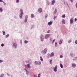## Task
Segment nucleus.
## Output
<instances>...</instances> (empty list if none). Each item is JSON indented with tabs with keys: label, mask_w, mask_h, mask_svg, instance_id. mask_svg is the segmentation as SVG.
I'll return each mask as SVG.
<instances>
[{
	"label": "nucleus",
	"mask_w": 77,
	"mask_h": 77,
	"mask_svg": "<svg viewBox=\"0 0 77 77\" xmlns=\"http://www.w3.org/2000/svg\"><path fill=\"white\" fill-rule=\"evenodd\" d=\"M46 52H47V49L45 48L44 50H43L42 51L41 53L42 54H45Z\"/></svg>",
	"instance_id": "obj_1"
},
{
	"label": "nucleus",
	"mask_w": 77,
	"mask_h": 77,
	"mask_svg": "<svg viewBox=\"0 0 77 77\" xmlns=\"http://www.w3.org/2000/svg\"><path fill=\"white\" fill-rule=\"evenodd\" d=\"M23 10L20 9V19H21L22 18L23 15Z\"/></svg>",
	"instance_id": "obj_2"
},
{
	"label": "nucleus",
	"mask_w": 77,
	"mask_h": 77,
	"mask_svg": "<svg viewBox=\"0 0 77 77\" xmlns=\"http://www.w3.org/2000/svg\"><path fill=\"white\" fill-rule=\"evenodd\" d=\"M50 34H46L45 36V39H48V38L50 37Z\"/></svg>",
	"instance_id": "obj_3"
},
{
	"label": "nucleus",
	"mask_w": 77,
	"mask_h": 77,
	"mask_svg": "<svg viewBox=\"0 0 77 77\" xmlns=\"http://www.w3.org/2000/svg\"><path fill=\"white\" fill-rule=\"evenodd\" d=\"M13 47H15V48H16L17 47V45L16 43H14L13 45Z\"/></svg>",
	"instance_id": "obj_4"
},
{
	"label": "nucleus",
	"mask_w": 77,
	"mask_h": 77,
	"mask_svg": "<svg viewBox=\"0 0 77 77\" xmlns=\"http://www.w3.org/2000/svg\"><path fill=\"white\" fill-rule=\"evenodd\" d=\"M57 70V66H56L54 67V71L55 72H56Z\"/></svg>",
	"instance_id": "obj_5"
},
{
	"label": "nucleus",
	"mask_w": 77,
	"mask_h": 77,
	"mask_svg": "<svg viewBox=\"0 0 77 77\" xmlns=\"http://www.w3.org/2000/svg\"><path fill=\"white\" fill-rule=\"evenodd\" d=\"M38 11L40 12V13H41V12H42V8H39L38 9Z\"/></svg>",
	"instance_id": "obj_6"
},
{
	"label": "nucleus",
	"mask_w": 77,
	"mask_h": 77,
	"mask_svg": "<svg viewBox=\"0 0 77 77\" xmlns=\"http://www.w3.org/2000/svg\"><path fill=\"white\" fill-rule=\"evenodd\" d=\"M52 23H53V22H49L48 23V26H51V24H52Z\"/></svg>",
	"instance_id": "obj_7"
},
{
	"label": "nucleus",
	"mask_w": 77,
	"mask_h": 77,
	"mask_svg": "<svg viewBox=\"0 0 77 77\" xmlns=\"http://www.w3.org/2000/svg\"><path fill=\"white\" fill-rule=\"evenodd\" d=\"M54 56V53L53 52H52L50 56V57H53V56Z\"/></svg>",
	"instance_id": "obj_8"
},
{
	"label": "nucleus",
	"mask_w": 77,
	"mask_h": 77,
	"mask_svg": "<svg viewBox=\"0 0 77 77\" xmlns=\"http://www.w3.org/2000/svg\"><path fill=\"white\" fill-rule=\"evenodd\" d=\"M28 17V16H27V15H26L25 16V21L26 22H27V18Z\"/></svg>",
	"instance_id": "obj_9"
},
{
	"label": "nucleus",
	"mask_w": 77,
	"mask_h": 77,
	"mask_svg": "<svg viewBox=\"0 0 77 77\" xmlns=\"http://www.w3.org/2000/svg\"><path fill=\"white\" fill-rule=\"evenodd\" d=\"M62 23L63 24H65V20L64 19H63L62 20Z\"/></svg>",
	"instance_id": "obj_10"
},
{
	"label": "nucleus",
	"mask_w": 77,
	"mask_h": 77,
	"mask_svg": "<svg viewBox=\"0 0 77 77\" xmlns=\"http://www.w3.org/2000/svg\"><path fill=\"white\" fill-rule=\"evenodd\" d=\"M70 23L71 24H72V23H73V19H71L70 21Z\"/></svg>",
	"instance_id": "obj_11"
},
{
	"label": "nucleus",
	"mask_w": 77,
	"mask_h": 77,
	"mask_svg": "<svg viewBox=\"0 0 77 77\" xmlns=\"http://www.w3.org/2000/svg\"><path fill=\"white\" fill-rule=\"evenodd\" d=\"M41 40L42 41H43V40L44 39V37L43 36H42L41 37Z\"/></svg>",
	"instance_id": "obj_12"
},
{
	"label": "nucleus",
	"mask_w": 77,
	"mask_h": 77,
	"mask_svg": "<svg viewBox=\"0 0 77 77\" xmlns=\"http://www.w3.org/2000/svg\"><path fill=\"white\" fill-rule=\"evenodd\" d=\"M54 3H55V1L54 0H53L52 3V5H54Z\"/></svg>",
	"instance_id": "obj_13"
},
{
	"label": "nucleus",
	"mask_w": 77,
	"mask_h": 77,
	"mask_svg": "<svg viewBox=\"0 0 77 77\" xmlns=\"http://www.w3.org/2000/svg\"><path fill=\"white\" fill-rule=\"evenodd\" d=\"M72 66L73 68H75L76 66V65L75 64L73 63L72 64Z\"/></svg>",
	"instance_id": "obj_14"
},
{
	"label": "nucleus",
	"mask_w": 77,
	"mask_h": 77,
	"mask_svg": "<svg viewBox=\"0 0 77 77\" xmlns=\"http://www.w3.org/2000/svg\"><path fill=\"white\" fill-rule=\"evenodd\" d=\"M27 68H30V65H29V64H27Z\"/></svg>",
	"instance_id": "obj_15"
},
{
	"label": "nucleus",
	"mask_w": 77,
	"mask_h": 77,
	"mask_svg": "<svg viewBox=\"0 0 77 77\" xmlns=\"http://www.w3.org/2000/svg\"><path fill=\"white\" fill-rule=\"evenodd\" d=\"M41 63L39 61H37V65H41Z\"/></svg>",
	"instance_id": "obj_16"
},
{
	"label": "nucleus",
	"mask_w": 77,
	"mask_h": 77,
	"mask_svg": "<svg viewBox=\"0 0 77 77\" xmlns=\"http://www.w3.org/2000/svg\"><path fill=\"white\" fill-rule=\"evenodd\" d=\"M40 59L42 62L43 61V59H42V57H40Z\"/></svg>",
	"instance_id": "obj_17"
},
{
	"label": "nucleus",
	"mask_w": 77,
	"mask_h": 77,
	"mask_svg": "<svg viewBox=\"0 0 77 77\" xmlns=\"http://www.w3.org/2000/svg\"><path fill=\"white\" fill-rule=\"evenodd\" d=\"M62 40H60V41L59 42V44H62Z\"/></svg>",
	"instance_id": "obj_18"
},
{
	"label": "nucleus",
	"mask_w": 77,
	"mask_h": 77,
	"mask_svg": "<svg viewBox=\"0 0 77 77\" xmlns=\"http://www.w3.org/2000/svg\"><path fill=\"white\" fill-rule=\"evenodd\" d=\"M24 42L25 44H27L28 43V41H27L26 40H25L24 41Z\"/></svg>",
	"instance_id": "obj_19"
},
{
	"label": "nucleus",
	"mask_w": 77,
	"mask_h": 77,
	"mask_svg": "<svg viewBox=\"0 0 77 77\" xmlns=\"http://www.w3.org/2000/svg\"><path fill=\"white\" fill-rule=\"evenodd\" d=\"M31 17L32 18H33L34 17V15L33 14H31Z\"/></svg>",
	"instance_id": "obj_20"
},
{
	"label": "nucleus",
	"mask_w": 77,
	"mask_h": 77,
	"mask_svg": "<svg viewBox=\"0 0 77 77\" xmlns=\"http://www.w3.org/2000/svg\"><path fill=\"white\" fill-rule=\"evenodd\" d=\"M65 14H63L62 15V18H65Z\"/></svg>",
	"instance_id": "obj_21"
},
{
	"label": "nucleus",
	"mask_w": 77,
	"mask_h": 77,
	"mask_svg": "<svg viewBox=\"0 0 77 77\" xmlns=\"http://www.w3.org/2000/svg\"><path fill=\"white\" fill-rule=\"evenodd\" d=\"M0 12H3V9L2 8H0Z\"/></svg>",
	"instance_id": "obj_22"
},
{
	"label": "nucleus",
	"mask_w": 77,
	"mask_h": 77,
	"mask_svg": "<svg viewBox=\"0 0 77 77\" xmlns=\"http://www.w3.org/2000/svg\"><path fill=\"white\" fill-rule=\"evenodd\" d=\"M2 32H3V34L4 35H5V32L4 31H2Z\"/></svg>",
	"instance_id": "obj_23"
},
{
	"label": "nucleus",
	"mask_w": 77,
	"mask_h": 77,
	"mask_svg": "<svg viewBox=\"0 0 77 77\" xmlns=\"http://www.w3.org/2000/svg\"><path fill=\"white\" fill-rule=\"evenodd\" d=\"M57 12V9H55V11H54V14H56Z\"/></svg>",
	"instance_id": "obj_24"
},
{
	"label": "nucleus",
	"mask_w": 77,
	"mask_h": 77,
	"mask_svg": "<svg viewBox=\"0 0 77 77\" xmlns=\"http://www.w3.org/2000/svg\"><path fill=\"white\" fill-rule=\"evenodd\" d=\"M60 66L62 68L63 67V65H62V64L60 65Z\"/></svg>",
	"instance_id": "obj_25"
},
{
	"label": "nucleus",
	"mask_w": 77,
	"mask_h": 77,
	"mask_svg": "<svg viewBox=\"0 0 77 77\" xmlns=\"http://www.w3.org/2000/svg\"><path fill=\"white\" fill-rule=\"evenodd\" d=\"M62 57H63V56H62V55H61L60 56V58H62Z\"/></svg>",
	"instance_id": "obj_26"
},
{
	"label": "nucleus",
	"mask_w": 77,
	"mask_h": 77,
	"mask_svg": "<svg viewBox=\"0 0 77 77\" xmlns=\"http://www.w3.org/2000/svg\"><path fill=\"white\" fill-rule=\"evenodd\" d=\"M54 41H55V39H54V40H53L52 42V43H54Z\"/></svg>",
	"instance_id": "obj_27"
},
{
	"label": "nucleus",
	"mask_w": 77,
	"mask_h": 77,
	"mask_svg": "<svg viewBox=\"0 0 77 77\" xmlns=\"http://www.w3.org/2000/svg\"><path fill=\"white\" fill-rule=\"evenodd\" d=\"M16 3H19V0H16Z\"/></svg>",
	"instance_id": "obj_28"
},
{
	"label": "nucleus",
	"mask_w": 77,
	"mask_h": 77,
	"mask_svg": "<svg viewBox=\"0 0 77 77\" xmlns=\"http://www.w3.org/2000/svg\"><path fill=\"white\" fill-rule=\"evenodd\" d=\"M38 61H35V65H37V64L38 63H37Z\"/></svg>",
	"instance_id": "obj_29"
},
{
	"label": "nucleus",
	"mask_w": 77,
	"mask_h": 77,
	"mask_svg": "<svg viewBox=\"0 0 77 77\" xmlns=\"http://www.w3.org/2000/svg\"><path fill=\"white\" fill-rule=\"evenodd\" d=\"M9 34H7V35H6V38H8V37H9Z\"/></svg>",
	"instance_id": "obj_30"
},
{
	"label": "nucleus",
	"mask_w": 77,
	"mask_h": 77,
	"mask_svg": "<svg viewBox=\"0 0 77 77\" xmlns=\"http://www.w3.org/2000/svg\"><path fill=\"white\" fill-rule=\"evenodd\" d=\"M52 62V60H51L50 62V64H51Z\"/></svg>",
	"instance_id": "obj_31"
},
{
	"label": "nucleus",
	"mask_w": 77,
	"mask_h": 77,
	"mask_svg": "<svg viewBox=\"0 0 77 77\" xmlns=\"http://www.w3.org/2000/svg\"><path fill=\"white\" fill-rule=\"evenodd\" d=\"M41 74H38V77H41Z\"/></svg>",
	"instance_id": "obj_32"
},
{
	"label": "nucleus",
	"mask_w": 77,
	"mask_h": 77,
	"mask_svg": "<svg viewBox=\"0 0 77 77\" xmlns=\"http://www.w3.org/2000/svg\"><path fill=\"white\" fill-rule=\"evenodd\" d=\"M2 47H3L4 46V44H2L1 45Z\"/></svg>",
	"instance_id": "obj_33"
},
{
	"label": "nucleus",
	"mask_w": 77,
	"mask_h": 77,
	"mask_svg": "<svg viewBox=\"0 0 77 77\" xmlns=\"http://www.w3.org/2000/svg\"><path fill=\"white\" fill-rule=\"evenodd\" d=\"M56 18V16H55L54 17V20H55Z\"/></svg>",
	"instance_id": "obj_34"
},
{
	"label": "nucleus",
	"mask_w": 77,
	"mask_h": 77,
	"mask_svg": "<svg viewBox=\"0 0 77 77\" xmlns=\"http://www.w3.org/2000/svg\"><path fill=\"white\" fill-rule=\"evenodd\" d=\"M25 70H26V72H26V74H27V75H29V74H28V73H27V70L25 69Z\"/></svg>",
	"instance_id": "obj_35"
},
{
	"label": "nucleus",
	"mask_w": 77,
	"mask_h": 77,
	"mask_svg": "<svg viewBox=\"0 0 77 77\" xmlns=\"http://www.w3.org/2000/svg\"><path fill=\"white\" fill-rule=\"evenodd\" d=\"M70 1L72 3L73 2V1H74V0H70Z\"/></svg>",
	"instance_id": "obj_36"
},
{
	"label": "nucleus",
	"mask_w": 77,
	"mask_h": 77,
	"mask_svg": "<svg viewBox=\"0 0 77 77\" xmlns=\"http://www.w3.org/2000/svg\"><path fill=\"white\" fill-rule=\"evenodd\" d=\"M0 2H3V1L2 0H0Z\"/></svg>",
	"instance_id": "obj_37"
},
{
	"label": "nucleus",
	"mask_w": 77,
	"mask_h": 77,
	"mask_svg": "<svg viewBox=\"0 0 77 77\" xmlns=\"http://www.w3.org/2000/svg\"><path fill=\"white\" fill-rule=\"evenodd\" d=\"M75 43L76 44H77V40H76L75 42Z\"/></svg>",
	"instance_id": "obj_38"
},
{
	"label": "nucleus",
	"mask_w": 77,
	"mask_h": 77,
	"mask_svg": "<svg viewBox=\"0 0 77 77\" xmlns=\"http://www.w3.org/2000/svg\"><path fill=\"white\" fill-rule=\"evenodd\" d=\"M2 62H3V61L2 60H0V63Z\"/></svg>",
	"instance_id": "obj_39"
},
{
	"label": "nucleus",
	"mask_w": 77,
	"mask_h": 77,
	"mask_svg": "<svg viewBox=\"0 0 77 77\" xmlns=\"http://www.w3.org/2000/svg\"><path fill=\"white\" fill-rule=\"evenodd\" d=\"M55 46H56V45H57V42H55Z\"/></svg>",
	"instance_id": "obj_40"
},
{
	"label": "nucleus",
	"mask_w": 77,
	"mask_h": 77,
	"mask_svg": "<svg viewBox=\"0 0 77 77\" xmlns=\"http://www.w3.org/2000/svg\"><path fill=\"white\" fill-rule=\"evenodd\" d=\"M47 33H49L50 32V30H48L47 31Z\"/></svg>",
	"instance_id": "obj_41"
},
{
	"label": "nucleus",
	"mask_w": 77,
	"mask_h": 77,
	"mask_svg": "<svg viewBox=\"0 0 77 77\" xmlns=\"http://www.w3.org/2000/svg\"><path fill=\"white\" fill-rule=\"evenodd\" d=\"M75 21H77V19L76 18H75Z\"/></svg>",
	"instance_id": "obj_42"
},
{
	"label": "nucleus",
	"mask_w": 77,
	"mask_h": 77,
	"mask_svg": "<svg viewBox=\"0 0 77 77\" xmlns=\"http://www.w3.org/2000/svg\"><path fill=\"white\" fill-rule=\"evenodd\" d=\"M3 3H4V5H6V3L4 2H3Z\"/></svg>",
	"instance_id": "obj_43"
},
{
	"label": "nucleus",
	"mask_w": 77,
	"mask_h": 77,
	"mask_svg": "<svg viewBox=\"0 0 77 77\" xmlns=\"http://www.w3.org/2000/svg\"><path fill=\"white\" fill-rule=\"evenodd\" d=\"M75 6H76V8H77V3H76V4Z\"/></svg>",
	"instance_id": "obj_44"
},
{
	"label": "nucleus",
	"mask_w": 77,
	"mask_h": 77,
	"mask_svg": "<svg viewBox=\"0 0 77 77\" xmlns=\"http://www.w3.org/2000/svg\"><path fill=\"white\" fill-rule=\"evenodd\" d=\"M20 42H21V43H22V41H20Z\"/></svg>",
	"instance_id": "obj_45"
},
{
	"label": "nucleus",
	"mask_w": 77,
	"mask_h": 77,
	"mask_svg": "<svg viewBox=\"0 0 77 77\" xmlns=\"http://www.w3.org/2000/svg\"><path fill=\"white\" fill-rule=\"evenodd\" d=\"M34 77H37L36 76H34Z\"/></svg>",
	"instance_id": "obj_46"
},
{
	"label": "nucleus",
	"mask_w": 77,
	"mask_h": 77,
	"mask_svg": "<svg viewBox=\"0 0 77 77\" xmlns=\"http://www.w3.org/2000/svg\"><path fill=\"white\" fill-rule=\"evenodd\" d=\"M75 77H77V76Z\"/></svg>",
	"instance_id": "obj_47"
}]
</instances>
